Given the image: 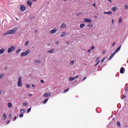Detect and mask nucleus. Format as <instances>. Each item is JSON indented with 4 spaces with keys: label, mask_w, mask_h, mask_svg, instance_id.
<instances>
[{
    "label": "nucleus",
    "mask_w": 128,
    "mask_h": 128,
    "mask_svg": "<svg viewBox=\"0 0 128 128\" xmlns=\"http://www.w3.org/2000/svg\"><path fill=\"white\" fill-rule=\"evenodd\" d=\"M16 30H18V28H13L12 30H8V34H14L16 32Z\"/></svg>",
    "instance_id": "obj_1"
},
{
    "label": "nucleus",
    "mask_w": 128,
    "mask_h": 128,
    "mask_svg": "<svg viewBox=\"0 0 128 128\" xmlns=\"http://www.w3.org/2000/svg\"><path fill=\"white\" fill-rule=\"evenodd\" d=\"M30 52V50H26L24 52H22L20 54V56H28V54Z\"/></svg>",
    "instance_id": "obj_2"
},
{
    "label": "nucleus",
    "mask_w": 128,
    "mask_h": 128,
    "mask_svg": "<svg viewBox=\"0 0 128 128\" xmlns=\"http://www.w3.org/2000/svg\"><path fill=\"white\" fill-rule=\"evenodd\" d=\"M16 50V47L14 46H12L8 48V53L10 54L12 52H14Z\"/></svg>",
    "instance_id": "obj_3"
},
{
    "label": "nucleus",
    "mask_w": 128,
    "mask_h": 128,
    "mask_svg": "<svg viewBox=\"0 0 128 128\" xmlns=\"http://www.w3.org/2000/svg\"><path fill=\"white\" fill-rule=\"evenodd\" d=\"M22 77H20L18 79V86L19 87L22 86Z\"/></svg>",
    "instance_id": "obj_4"
},
{
    "label": "nucleus",
    "mask_w": 128,
    "mask_h": 128,
    "mask_svg": "<svg viewBox=\"0 0 128 128\" xmlns=\"http://www.w3.org/2000/svg\"><path fill=\"white\" fill-rule=\"evenodd\" d=\"M56 32H58V29L55 28H54L52 30H50V34H56Z\"/></svg>",
    "instance_id": "obj_5"
},
{
    "label": "nucleus",
    "mask_w": 128,
    "mask_h": 128,
    "mask_svg": "<svg viewBox=\"0 0 128 128\" xmlns=\"http://www.w3.org/2000/svg\"><path fill=\"white\" fill-rule=\"evenodd\" d=\"M20 10H22V12H24L26 10V8L24 5H21L20 6Z\"/></svg>",
    "instance_id": "obj_6"
},
{
    "label": "nucleus",
    "mask_w": 128,
    "mask_h": 128,
    "mask_svg": "<svg viewBox=\"0 0 128 128\" xmlns=\"http://www.w3.org/2000/svg\"><path fill=\"white\" fill-rule=\"evenodd\" d=\"M84 22H92V20L90 18H84Z\"/></svg>",
    "instance_id": "obj_7"
},
{
    "label": "nucleus",
    "mask_w": 128,
    "mask_h": 128,
    "mask_svg": "<svg viewBox=\"0 0 128 128\" xmlns=\"http://www.w3.org/2000/svg\"><path fill=\"white\" fill-rule=\"evenodd\" d=\"M124 72H126V70H124V67H122L120 69V73L122 74H124Z\"/></svg>",
    "instance_id": "obj_8"
},
{
    "label": "nucleus",
    "mask_w": 128,
    "mask_h": 128,
    "mask_svg": "<svg viewBox=\"0 0 128 128\" xmlns=\"http://www.w3.org/2000/svg\"><path fill=\"white\" fill-rule=\"evenodd\" d=\"M44 98H48V96H50V93H46L44 94Z\"/></svg>",
    "instance_id": "obj_9"
},
{
    "label": "nucleus",
    "mask_w": 128,
    "mask_h": 128,
    "mask_svg": "<svg viewBox=\"0 0 128 128\" xmlns=\"http://www.w3.org/2000/svg\"><path fill=\"white\" fill-rule=\"evenodd\" d=\"M61 28H66V24L63 23L61 26H60Z\"/></svg>",
    "instance_id": "obj_10"
},
{
    "label": "nucleus",
    "mask_w": 128,
    "mask_h": 128,
    "mask_svg": "<svg viewBox=\"0 0 128 128\" xmlns=\"http://www.w3.org/2000/svg\"><path fill=\"white\" fill-rule=\"evenodd\" d=\"M120 48H122L121 45L116 50L114 53L116 54L117 52H120Z\"/></svg>",
    "instance_id": "obj_11"
},
{
    "label": "nucleus",
    "mask_w": 128,
    "mask_h": 128,
    "mask_svg": "<svg viewBox=\"0 0 128 128\" xmlns=\"http://www.w3.org/2000/svg\"><path fill=\"white\" fill-rule=\"evenodd\" d=\"M27 4H28V6H32V1L28 0L27 2Z\"/></svg>",
    "instance_id": "obj_12"
},
{
    "label": "nucleus",
    "mask_w": 128,
    "mask_h": 128,
    "mask_svg": "<svg viewBox=\"0 0 128 128\" xmlns=\"http://www.w3.org/2000/svg\"><path fill=\"white\" fill-rule=\"evenodd\" d=\"M4 48H2L0 50V54H4Z\"/></svg>",
    "instance_id": "obj_13"
},
{
    "label": "nucleus",
    "mask_w": 128,
    "mask_h": 128,
    "mask_svg": "<svg viewBox=\"0 0 128 128\" xmlns=\"http://www.w3.org/2000/svg\"><path fill=\"white\" fill-rule=\"evenodd\" d=\"M60 36H66V33L63 32L62 33L60 34Z\"/></svg>",
    "instance_id": "obj_14"
},
{
    "label": "nucleus",
    "mask_w": 128,
    "mask_h": 128,
    "mask_svg": "<svg viewBox=\"0 0 128 128\" xmlns=\"http://www.w3.org/2000/svg\"><path fill=\"white\" fill-rule=\"evenodd\" d=\"M112 12H116V10H118V8H116V6H114L112 8Z\"/></svg>",
    "instance_id": "obj_15"
},
{
    "label": "nucleus",
    "mask_w": 128,
    "mask_h": 128,
    "mask_svg": "<svg viewBox=\"0 0 128 128\" xmlns=\"http://www.w3.org/2000/svg\"><path fill=\"white\" fill-rule=\"evenodd\" d=\"M8 106L9 108H12V104L10 102H8Z\"/></svg>",
    "instance_id": "obj_16"
},
{
    "label": "nucleus",
    "mask_w": 128,
    "mask_h": 128,
    "mask_svg": "<svg viewBox=\"0 0 128 128\" xmlns=\"http://www.w3.org/2000/svg\"><path fill=\"white\" fill-rule=\"evenodd\" d=\"M76 80L75 78H74V77H70V78H69V80H70V82H72V80Z\"/></svg>",
    "instance_id": "obj_17"
},
{
    "label": "nucleus",
    "mask_w": 128,
    "mask_h": 128,
    "mask_svg": "<svg viewBox=\"0 0 128 128\" xmlns=\"http://www.w3.org/2000/svg\"><path fill=\"white\" fill-rule=\"evenodd\" d=\"M48 98L45 99L44 102H42V104H46L48 102Z\"/></svg>",
    "instance_id": "obj_18"
},
{
    "label": "nucleus",
    "mask_w": 128,
    "mask_h": 128,
    "mask_svg": "<svg viewBox=\"0 0 128 128\" xmlns=\"http://www.w3.org/2000/svg\"><path fill=\"white\" fill-rule=\"evenodd\" d=\"M34 62L36 63V64H40V60H34Z\"/></svg>",
    "instance_id": "obj_19"
},
{
    "label": "nucleus",
    "mask_w": 128,
    "mask_h": 128,
    "mask_svg": "<svg viewBox=\"0 0 128 128\" xmlns=\"http://www.w3.org/2000/svg\"><path fill=\"white\" fill-rule=\"evenodd\" d=\"M114 54H116V53H115V52H114L113 54H112L110 56V58H109V60H112V58H114Z\"/></svg>",
    "instance_id": "obj_20"
},
{
    "label": "nucleus",
    "mask_w": 128,
    "mask_h": 128,
    "mask_svg": "<svg viewBox=\"0 0 128 128\" xmlns=\"http://www.w3.org/2000/svg\"><path fill=\"white\" fill-rule=\"evenodd\" d=\"M54 52V48H52L50 49L49 51H48V52Z\"/></svg>",
    "instance_id": "obj_21"
},
{
    "label": "nucleus",
    "mask_w": 128,
    "mask_h": 128,
    "mask_svg": "<svg viewBox=\"0 0 128 128\" xmlns=\"http://www.w3.org/2000/svg\"><path fill=\"white\" fill-rule=\"evenodd\" d=\"M104 14H112V12H104Z\"/></svg>",
    "instance_id": "obj_22"
},
{
    "label": "nucleus",
    "mask_w": 128,
    "mask_h": 128,
    "mask_svg": "<svg viewBox=\"0 0 128 128\" xmlns=\"http://www.w3.org/2000/svg\"><path fill=\"white\" fill-rule=\"evenodd\" d=\"M94 26V25L92 24H88V28H92Z\"/></svg>",
    "instance_id": "obj_23"
},
{
    "label": "nucleus",
    "mask_w": 128,
    "mask_h": 128,
    "mask_svg": "<svg viewBox=\"0 0 128 128\" xmlns=\"http://www.w3.org/2000/svg\"><path fill=\"white\" fill-rule=\"evenodd\" d=\"M74 60H73L70 62V66H74Z\"/></svg>",
    "instance_id": "obj_24"
},
{
    "label": "nucleus",
    "mask_w": 128,
    "mask_h": 128,
    "mask_svg": "<svg viewBox=\"0 0 128 128\" xmlns=\"http://www.w3.org/2000/svg\"><path fill=\"white\" fill-rule=\"evenodd\" d=\"M24 112H26V110L25 109H22L20 111V112L21 114H24Z\"/></svg>",
    "instance_id": "obj_25"
},
{
    "label": "nucleus",
    "mask_w": 128,
    "mask_h": 128,
    "mask_svg": "<svg viewBox=\"0 0 128 128\" xmlns=\"http://www.w3.org/2000/svg\"><path fill=\"white\" fill-rule=\"evenodd\" d=\"M68 90H70V88H68L64 90V94H66V92H68Z\"/></svg>",
    "instance_id": "obj_26"
},
{
    "label": "nucleus",
    "mask_w": 128,
    "mask_h": 128,
    "mask_svg": "<svg viewBox=\"0 0 128 128\" xmlns=\"http://www.w3.org/2000/svg\"><path fill=\"white\" fill-rule=\"evenodd\" d=\"M85 26H86L85 24H80V28H82L84 27Z\"/></svg>",
    "instance_id": "obj_27"
},
{
    "label": "nucleus",
    "mask_w": 128,
    "mask_h": 128,
    "mask_svg": "<svg viewBox=\"0 0 128 128\" xmlns=\"http://www.w3.org/2000/svg\"><path fill=\"white\" fill-rule=\"evenodd\" d=\"M3 118H4V120H6V113H4L3 114Z\"/></svg>",
    "instance_id": "obj_28"
},
{
    "label": "nucleus",
    "mask_w": 128,
    "mask_h": 128,
    "mask_svg": "<svg viewBox=\"0 0 128 128\" xmlns=\"http://www.w3.org/2000/svg\"><path fill=\"white\" fill-rule=\"evenodd\" d=\"M4 74H0V78H4Z\"/></svg>",
    "instance_id": "obj_29"
},
{
    "label": "nucleus",
    "mask_w": 128,
    "mask_h": 128,
    "mask_svg": "<svg viewBox=\"0 0 128 128\" xmlns=\"http://www.w3.org/2000/svg\"><path fill=\"white\" fill-rule=\"evenodd\" d=\"M20 50H22V49H20V48L17 50L16 51V54H18V52H20Z\"/></svg>",
    "instance_id": "obj_30"
},
{
    "label": "nucleus",
    "mask_w": 128,
    "mask_h": 128,
    "mask_svg": "<svg viewBox=\"0 0 128 128\" xmlns=\"http://www.w3.org/2000/svg\"><path fill=\"white\" fill-rule=\"evenodd\" d=\"M116 125L118 126H120V122L118 121L116 122Z\"/></svg>",
    "instance_id": "obj_31"
},
{
    "label": "nucleus",
    "mask_w": 128,
    "mask_h": 128,
    "mask_svg": "<svg viewBox=\"0 0 128 128\" xmlns=\"http://www.w3.org/2000/svg\"><path fill=\"white\" fill-rule=\"evenodd\" d=\"M96 62H100V57H98L96 60Z\"/></svg>",
    "instance_id": "obj_32"
},
{
    "label": "nucleus",
    "mask_w": 128,
    "mask_h": 128,
    "mask_svg": "<svg viewBox=\"0 0 128 128\" xmlns=\"http://www.w3.org/2000/svg\"><path fill=\"white\" fill-rule=\"evenodd\" d=\"M28 44H30V42L29 41H26L25 42L24 46H28Z\"/></svg>",
    "instance_id": "obj_33"
},
{
    "label": "nucleus",
    "mask_w": 128,
    "mask_h": 128,
    "mask_svg": "<svg viewBox=\"0 0 128 128\" xmlns=\"http://www.w3.org/2000/svg\"><path fill=\"white\" fill-rule=\"evenodd\" d=\"M30 110H32V108H28V110H27V114H28V112H30Z\"/></svg>",
    "instance_id": "obj_34"
},
{
    "label": "nucleus",
    "mask_w": 128,
    "mask_h": 128,
    "mask_svg": "<svg viewBox=\"0 0 128 128\" xmlns=\"http://www.w3.org/2000/svg\"><path fill=\"white\" fill-rule=\"evenodd\" d=\"M120 24H122V18H120L119 19V20H118Z\"/></svg>",
    "instance_id": "obj_35"
},
{
    "label": "nucleus",
    "mask_w": 128,
    "mask_h": 128,
    "mask_svg": "<svg viewBox=\"0 0 128 128\" xmlns=\"http://www.w3.org/2000/svg\"><path fill=\"white\" fill-rule=\"evenodd\" d=\"M26 88H30V86L28 84H26Z\"/></svg>",
    "instance_id": "obj_36"
},
{
    "label": "nucleus",
    "mask_w": 128,
    "mask_h": 128,
    "mask_svg": "<svg viewBox=\"0 0 128 128\" xmlns=\"http://www.w3.org/2000/svg\"><path fill=\"white\" fill-rule=\"evenodd\" d=\"M8 34H8V31L7 33L6 32L4 33L3 36H8Z\"/></svg>",
    "instance_id": "obj_37"
},
{
    "label": "nucleus",
    "mask_w": 128,
    "mask_h": 128,
    "mask_svg": "<svg viewBox=\"0 0 128 128\" xmlns=\"http://www.w3.org/2000/svg\"><path fill=\"white\" fill-rule=\"evenodd\" d=\"M23 106H28V103L26 102H24L23 104Z\"/></svg>",
    "instance_id": "obj_38"
},
{
    "label": "nucleus",
    "mask_w": 128,
    "mask_h": 128,
    "mask_svg": "<svg viewBox=\"0 0 128 128\" xmlns=\"http://www.w3.org/2000/svg\"><path fill=\"white\" fill-rule=\"evenodd\" d=\"M22 116H24V114H20V118H22Z\"/></svg>",
    "instance_id": "obj_39"
},
{
    "label": "nucleus",
    "mask_w": 128,
    "mask_h": 128,
    "mask_svg": "<svg viewBox=\"0 0 128 128\" xmlns=\"http://www.w3.org/2000/svg\"><path fill=\"white\" fill-rule=\"evenodd\" d=\"M126 98V96L124 95L122 97V100H124Z\"/></svg>",
    "instance_id": "obj_40"
},
{
    "label": "nucleus",
    "mask_w": 128,
    "mask_h": 128,
    "mask_svg": "<svg viewBox=\"0 0 128 128\" xmlns=\"http://www.w3.org/2000/svg\"><path fill=\"white\" fill-rule=\"evenodd\" d=\"M16 120V116H15L14 117V118L12 120L13 122H14V120Z\"/></svg>",
    "instance_id": "obj_41"
},
{
    "label": "nucleus",
    "mask_w": 128,
    "mask_h": 128,
    "mask_svg": "<svg viewBox=\"0 0 128 128\" xmlns=\"http://www.w3.org/2000/svg\"><path fill=\"white\" fill-rule=\"evenodd\" d=\"M78 76H80L77 75V76H74V78L75 80H76V78H78Z\"/></svg>",
    "instance_id": "obj_42"
},
{
    "label": "nucleus",
    "mask_w": 128,
    "mask_h": 128,
    "mask_svg": "<svg viewBox=\"0 0 128 128\" xmlns=\"http://www.w3.org/2000/svg\"><path fill=\"white\" fill-rule=\"evenodd\" d=\"M104 60H106V58L102 59L101 60V62H102V63L104 62Z\"/></svg>",
    "instance_id": "obj_43"
},
{
    "label": "nucleus",
    "mask_w": 128,
    "mask_h": 128,
    "mask_svg": "<svg viewBox=\"0 0 128 128\" xmlns=\"http://www.w3.org/2000/svg\"><path fill=\"white\" fill-rule=\"evenodd\" d=\"M90 50H94V46H91Z\"/></svg>",
    "instance_id": "obj_44"
},
{
    "label": "nucleus",
    "mask_w": 128,
    "mask_h": 128,
    "mask_svg": "<svg viewBox=\"0 0 128 128\" xmlns=\"http://www.w3.org/2000/svg\"><path fill=\"white\" fill-rule=\"evenodd\" d=\"M100 61H98L96 64H95V66H98V64H100Z\"/></svg>",
    "instance_id": "obj_45"
},
{
    "label": "nucleus",
    "mask_w": 128,
    "mask_h": 128,
    "mask_svg": "<svg viewBox=\"0 0 128 128\" xmlns=\"http://www.w3.org/2000/svg\"><path fill=\"white\" fill-rule=\"evenodd\" d=\"M80 14H82V13L78 12V13H77V14H76V16H80Z\"/></svg>",
    "instance_id": "obj_46"
},
{
    "label": "nucleus",
    "mask_w": 128,
    "mask_h": 128,
    "mask_svg": "<svg viewBox=\"0 0 128 128\" xmlns=\"http://www.w3.org/2000/svg\"><path fill=\"white\" fill-rule=\"evenodd\" d=\"M86 80V76H85V77L84 78H83V80H82V82H84V80Z\"/></svg>",
    "instance_id": "obj_47"
},
{
    "label": "nucleus",
    "mask_w": 128,
    "mask_h": 128,
    "mask_svg": "<svg viewBox=\"0 0 128 128\" xmlns=\"http://www.w3.org/2000/svg\"><path fill=\"white\" fill-rule=\"evenodd\" d=\"M106 52V50H104V51L102 52L103 54H105Z\"/></svg>",
    "instance_id": "obj_48"
},
{
    "label": "nucleus",
    "mask_w": 128,
    "mask_h": 128,
    "mask_svg": "<svg viewBox=\"0 0 128 128\" xmlns=\"http://www.w3.org/2000/svg\"><path fill=\"white\" fill-rule=\"evenodd\" d=\"M128 5H126V6H125L126 10H128Z\"/></svg>",
    "instance_id": "obj_49"
},
{
    "label": "nucleus",
    "mask_w": 128,
    "mask_h": 128,
    "mask_svg": "<svg viewBox=\"0 0 128 128\" xmlns=\"http://www.w3.org/2000/svg\"><path fill=\"white\" fill-rule=\"evenodd\" d=\"M114 44H116V42H114L112 44V47L114 46Z\"/></svg>",
    "instance_id": "obj_50"
},
{
    "label": "nucleus",
    "mask_w": 128,
    "mask_h": 128,
    "mask_svg": "<svg viewBox=\"0 0 128 128\" xmlns=\"http://www.w3.org/2000/svg\"><path fill=\"white\" fill-rule=\"evenodd\" d=\"M56 44H60V42H56Z\"/></svg>",
    "instance_id": "obj_51"
},
{
    "label": "nucleus",
    "mask_w": 128,
    "mask_h": 128,
    "mask_svg": "<svg viewBox=\"0 0 128 128\" xmlns=\"http://www.w3.org/2000/svg\"><path fill=\"white\" fill-rule=\"evenodd\" d=\"M6 124H10V120H8L6 122Z\"/></svg>",
    "instance_id": "obj_52"
},
{
    "label": "nucleus",
    "mask_w": 128,
    "mask_h": 128,
    "mask_svg": "<svg viewBox=\"0 0 128 128\" xmlns=\"http://www.w3.org/2000/svg\"><path fill=\"white\" fill-rule=\"evenodd\" d=\"M128 86L126 88L125 92H128Z\"/></svg>",
    "instance_id": "obj_53"
},
{
    "label": "nucleus",
    "mask_w": 128,
    "mask_h": 128,
    "mask_svg": "<svg viewBox=\"0 0 128 128\" xmlns=\"http://www.w3.org/2000/svg\"><path fill=\"white\" fill-rule=\"evenodd\" d=\"M112 24H114V20H112Z\"/></svg>",
    "instance_id": "obj_54"
},
{
    "label": "nucleus",
    "mask_w": 128,
    "mask_h": 128,
    "mask_svg": "<svg viewBox=\"0 0 128 128\" xmlns=\"http://www.w3.org/2000/svg\"><path fill=\"white\" fill-rule=\"evenodd\" d=\"M32 88H34L36 86H34V84H32Z\"/></svg>",
    "instance_id": "obj_55"
},
{
    "label": "nucleus",
    "mask_w": 128,
    "mask_h": 128,
    "mask_svg": "<svg viewBox=\"0 0 128 128\" xmlns=\"http://www.w3.org/2000/svg\"><path fill=\"white\" fill-rule=\"evenodd\" d=\"M28 96H32V94H28Z\"/></svg>",
    "instance_id": "obj_56"
},
{
    "label": "nucleus",
    "mask_w": 128,
    "mask_h": 128,
    "mask_svg": "<svg viewBox=\"0 0 128 128\" xmlns=\"http://www.w3.org/2000/svg\"><path fill=\"white\" fill-rule=\"evenodd\" d=\"M40 82H42V83H44V80H41Z\"/></svg>",
    "instance_id": "obj_57"
},
{
    "label": "nucleus",
    "mask_w": 128,
    "mask_h": 128,
    "mask_svg": "<svg viewBox=\"0 0 128 128\" xmlns=\"http://www.w3.org/2000/svg\"><path fill=\"white\" fill-rule=\"evenodd\" d=\"M93 6H94V8H96V3H94V4H93Z\"/></svg>",
    "instance_id": "obj_58"
},
{
    "label": "nucleus",
    "mask_w": 128,
    "mask_h": 128,
    "mask_svg": "<svg viewBox=\"0 0 128 128\" xmlns=\"http://www.w3.org/2000/svg\"><path fill=\"white\" fill-rule=\"evenodd\" d=\"M9 118H12V114H9Z\"/></svg>",
    "instance_id": "obj_59"
},
{
    "label": "nucleus",
    "mask_w": 128,
    "mask_h": 128,
    "mask_svg": "<svg viewBox=\"0 0 128 128\" xmlns=\"http://www.w3.org/2000/svg\"><path fill=\"white\" fill-rule=\"evenodd\" d=\"M91 50H92L91 49L88 50V52H90V51H91Z\"/></svg>",
    "instance_id": "obj_60"
},
{
    "label": "nucleus",
    "mask_w": 128,
    "mask_h": 128,
    "mask_svg": "<svg viewBox=\"0 0 128 128\" xmlns=\"http://www.w3.org/2000/svg\"><path fill=\"white\" fill-rule=\"evenodd\" d=\"M38 32V30H36V31H35V33Z\"/></svg>",
    "instance_id": "obj_61"
},
{
    "label": "nucleus",
    "mask_w": 128,
    "mask_h": 128,
    "mask_svg": "<svg viewBox=\"0 0 128 128\" xmlns=\"http://www.w3.org/2000/svg\"><path fill=\"white\" fill-rule=\"evenodd\" d=\"M108 2H112V0H108Z\"/></svg>",
    "instance_id": "obj_62"
},
{
    "label": "nucleus",
    "mask_w": 128,
    "mask_h": 128,
    "mask_svg": "<svg viewBox=\"0 0 128 128\" xmlns=\"http://www.w3.org/2000/svg\"><path fill=\"white\" fill-rule=\"evenodd\" d=\"M33 2H36V0H33Z\"/></svg>",
    "instance_id": "obj_63"
},
{
    "label": "nucleus",
    "mask_w": 128,
    "mask_h": 128,
    "mask_svg": "<svg viewBox=\"0 0 128 128\" xmlns=\"http://www.w3.org/2000/svg\"><path fill=\"white\" fill-rule=\"evenodd\" d=\"M6 70V68H8V67H5Z\"/></svg>",
    "instance_id": "obj_64"
}]
</instances>
